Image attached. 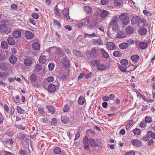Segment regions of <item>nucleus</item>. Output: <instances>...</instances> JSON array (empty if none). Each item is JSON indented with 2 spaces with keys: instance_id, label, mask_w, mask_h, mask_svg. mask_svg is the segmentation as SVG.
<instances>
[{
  "instance_id": "51",
  "label": "nucleus",
  "mask_w": 155,
  "mask_h": 155,
  "mask_svg": "<svg viewBox=\"0 0 155 155\" xmlns=\"http://www.w3.org/2000/svg\"><path fill=\"white\" fill-rule=\"evenodd\" d=\"M15 127L18 129H20L22 130H24L25 129V127L22 126L21 125H18L17 124H15Z\"/></svg>"
},
{
  "instance_id": "9",
  "label": "nucleus",
  "mask_w": 155,
  "mask_h": 155,
  "mask_svg": "<svg viewBox=\"0 0 155 155\" xmlns=\"http://www.w3.org/2000/svg\"><path fill=\"white\" fill-rule=\"evenodd\" d=\"M141 20L140 17L139 16H133L131 19L132 23L135 24L140 22Z\"/></svg>"
},
{
  "instance_id": "57",
  "label": "nucleus",
  "mask_w": 155,
  "mask_h": 155,
  "mask_svg": "<svg viewBox=\"0 0 155 155\" xmlns=\"http://www.w3.org/2000/svg\"><path fill=\"white\" fill-rule=\"evenodd\" d=\"M150 138L147 135L145 136L142 137V139L143 140L145 141H149Z\"/></svg>"
},
{
  "instance_id": "34",
  "label": "nucleus",
  "mask_w": 155,
  "mask_h": 155,
  "mask_svg": "<svg viewBox=\"0 0 155 155\" xmlns=\"http://www.w3.org/2000/svg\"><path fill=\"white\" fill-rule=\"evenodd\" d=\"M140 48L143 49H144L147 47V44L146 42H141L139 44Z\"/></svg>"
},
{
  "instance_id": "32",
  "label": "nucleus",
  "mask_w": 155,
  "mask_h": 155,
  "mask_svg": "<svg viewBox=\"0 0 155 155\" xmlns=\"http://www.w3.org/2000/svg\"><path fill=\"white\" fill-rule=\"evenodd\" d=\"M147 135L149 137V138H150L153 139L155 138V134L151 131H147Z\"/></svg>"
},
{
  "instance_id": "60",
  "label": "nucleus",
  "mask_w": 155,
  "mask_h": 155,
  "mask_svg": "<svg viewBox=\"0 0 155 155\" xmlns=\"http://www.w3.org/2000/svg\"><path fill=\"white\" fill-rule=\"evenodd\" d=\"M31 16L33 18L36 19H38L39 17V15L36 13H32Z\"/></svg>"
},
{
  "instance_id": "43",
  "label": "nucleus",
  "mask_w": 155,
  "mask_h": 155,
  "mask_svg": "<svg viewBox=\"0 0 155 155\" xmlns=\"http://www.w3.org/2000/svg\"><path fill=\"white\" fill-rule=\"evenodd\" d=\"M120 63L122 65H126L128 64V61L125 59H123L121 60L120 61Z\"/></svg>"
},
{
  "instance_id": "13",
  "label": "nucleus",
  "mask_w": 155,
  "mask_h": 155,
  "mask_svg": "<svg viewBox=\"0 0 155 155\" xmlns=\"http://www.w3.org/2000/svg\"><path fill=\"white\" fill-rule=\"evenodd\" d=\"M88 142L91 147H95L98 146L97 143L95 141V140L93 139L89 138L88 139Z\"/></svg>"
},
{
  "instance_id": "40",
  "label": "nucleus",
  "mask_w": 155,
  "mask_h": 155,
  "mask_svg": "<svg viewBox=\"0 0 155 155\" xmlns=\"http://www.w3.org/2000/svg\"><path fill=\"white\" fill-rule=\"evenodd\" d=\"M61 150L60 148L59 147H56L53 150V152L54 153L56 154H58L60 153Z\"/></svg>"
},
{
  "instance_id": "45",
  "label": "nucleus",
  "mask_w": 155,
  "mask_h": 155,
  "mask_svg": "<svg viewBox=\"0 0 155 155\" xmlns=\"http://www.w3.org/2000/svg\"><path fill=\"white\" fill-rule=\"evenodd\" d=\"M73 53L77 56L79 57H81L82 54L80 51L76 50H74L73 51Z\"/></svg>"
},
{
  "instance_id": "12",
  "label": "nucleus",
  "mask_w": 155,
  "mask_h": 155,
  "mask_svg": "<svg viewBox=\"0 0 155 155\" xmlns=\"http://www.w3.org/2000/svg\"><path fill=\"white\" fill-rule=\"evenodd\" d=\"M110 13L107 11L103 10H102L100 14V16L102 18H104L109 15H110Z\"/></svg>"
},
{
  "instance_id": "59",
  "label": "nucleus",
  "mask_w": 155,
  "mask_h": 155,
  "mask_svg": "<svg viewBox=\"0 0 155 155\" xmlns=\"http://www.w3.org/2000/svg\"><path fill=\"white\" fill-rule=\"evenodd\" d=\"M135 153V152L134 151H130L125 153L124 155H134Z\"/></svg>"
},
{
  "instance_id": "7",
  "label": "nucleus",
  "mask_w": 155,
  "mask_h": 155,
  "mask_svg": "<svg viewBox=\"0 0 155 155\" xmlns=\"http://www.w3.org/2000/svg\"><path fill=\"white\" fill-rule=\"evenodd\" d=\"M132 144L134 146L137 147H141L142 145V142L138 140H132L131 141Z\"/></svg>"
},
{
  "instance_id": "49",
  "label": "nucleus",
  "mask_w": 155,
  "mask_h": 155,
  "mask_svg": "<svg viewBox=\"0 0 155 155\" xmlns=\"http://www.w3.org/2000/svg\"><path fill=\"white\" fill-rule=\"evenodd\" d=\"M6 77V74L4 72H0V79H3L5 78Z\"/></svg>"
},
{
  "instance_id": "10",
  "label": "nucleus",
  "mask_w": 155,
  "mask_h": 155,
  "mask_svg": "<svg viewBox=\"0 0 155 155\" xmlns=\"http://www.w3.org/2000/svg\"><path fill=\"white\" fill-rule=\"evenodd\" d=\"M99 50L96 47L93 48L91 51V54L94 57H96L99 52Z\"/></svg>"
},
{
  "instance_id": "11",
  "label": "nucleus",
  "mask_w": 155,
  "mask_h": 155,
  "mask_svg": "<svg viewBox=\"0 0 155 155\" xmlns=\"http://www.w3.org/2000/svg\"><path fill=\"white\" fill-rule=\"evenodd\" d=\"M51 48H53L55 50L56 53L59 54H60L62 56L65 55L64 53L63 52L62 49L60 48L54 47L53 48L51 47Z\"/></svg>"
},
{
  "instance_id": "56",
  "label": "nucleus",
  "mask_w": 155,
  "mask_h": 155,
  "mask_svg": "<svg viewBox=\"0 0 155 155\" xmlns=\"http://www.w3.org/2000/svg\"><path fill=\"white\" fill-rule=\"evenodd\" d=\"M11 8L13 10H16L17 9L18 7L16 4H13L11 5Z\"/></svg>"
},
{
  "instance_id": "55",
  "label": "nucleus",
  "mask_w": 155,
  "mask_h": 155,
  "mask_svg": "<svg viewBox=\"0 0 155 155\" xmlns=\"http://www.w3.org/2000/svg\"><path fill=\"white\" fill-rule=\"evenodd\" d=\"M69 108L68 105H67L64 106L63 110L64 112H68L69 110Z\"/></svg>"
},
{
  "instance_id": "30",
  "label": "nucleus",
  "mask_w": 155,
  "mask_h": 155,
  "mask_svg": "<svg viewBox=\"0 0 155 155\" xmlns=\"http://www.w3.org/2000/svg\"><path fill=\"white\" fill-rule=\"evenodd\" d=\"M7 41L8 44L11 45H14L15 43V41L14 40L13 38L11 37H9L7 39Z\"/></svg>"
},
{
  "instance_id": "26",
  "label": "nucleus",
  "mask_w": 155,
  "mask_h": 155,
  "mask_svg": "<svg viewBox=\"0 0 155 155\" xmlns=\"http://www.w3.org/2000/svg\"><path fill=\"white\" fill-rule=\"evenodd\" d=\"M32 61L31 59L28 58H25L24 60V63L26 66H30L32 64Z\"/></svg>"
},
{
  "instance_id": "14",
  "label": "nucleus",
  "mask_w": 155,
  "mask_h": 155,
  "mask_svg": "<svg viewBox=\"0 0 155 155\" xmlns=\"http://www.w3.org/2000/svg\"><path fill=\"white\" fill-rule=\"evenodd\" d=\"M91 42L94 44L102 45H103V41L100 38L93 39L92 40Z\"/></svg>"
},
{
  "instance_id": "20",
  "label": "nucleus",
  "mask_w": 155,
  "mask_h": 155,
  "mask_svg": "<svg viewBox=\"0 0 155 155\" xmlns=\"http://www.w3.org/2000/svg\"><path fill=\"white\" fill-rule=\"evenodd\" d=\"M134 29L132 27L130 26L127 27L125 29L126 33L128 35H131L134 32Z\"/></svg>"
},
{
  "instance_id": "37",
  "label": "nucleus",
  "mask_w": 155,
  "mask_h": 155,
  "mask_svg": "<svg viewBox=\"0 0 155 155\" xmlns=\"http://www.w3.org/2000/svg\"><path fill=\"white\" fill-rule=\"evenodd\" d=\"M47 107L49 111L51 113L54 114V113L55 109L51 105H48L47 106Z\"/></svg>"
},
{
  "instance_id": "6",
  "label": "nucleus",
  "mask_w": 155,
  "mask_h": 155,
  "mask_svg": "<svg viewBox=\"0 0 155 155\" xmlns=\"http://www.w3.org/2000/svg\"><path fill=\"white\" fill-rule=\"evenodd\" d=\"M83 142L84 143V147L86 150H88L89 149V145H88V140L87 136H85L83 138Z\"/></svg>"
},
{
  "instance_id": "47",
  "label": "nucleus",
  "mask_w": 155,
  "mask_h": 155,
  "mask_svg": "<svg viewBox=\"0 0 155 155\" xmlns=\"http://www.w3.org/2000/svg\"><path fill=\"white\" fill-rule=\"evenodd\" d=\"M115 5L117 6L120 5L122 4V2L121 0H115L114 1Z\"/></svg>"
},
{
  "instance_id": "52",
  "label": "nucleus",
  "mask_w": 155,
  "mask_h": 155,
  "mask_svg": "<svg viewBox=\"0 0 155 155\" xmlns=\"http://www.w3.org/2000/svg\"><path fill=\"white\" fill-rule=\"evenodd\" d=\"M49 122H51L52 125H55L57 124V120L55 118H53L51 119V121H49Z\"/></svg>"
},
{
  "instance_id": "23",
  "label": "nucleus",
  "mask_w": 155,
  "mask_h": 155,
  "mask_svg": "<svg viewBox=\"0 0 155 155\" xmlns=\"http://www.w3.org/2000/svg\"><path fill=\"white\" fill-rule=\"evenodd\" d=\"M117 36L119 38H122L126 37V35L123 31H120L117 32Z\"/></svg>"
},
{
  "instance_id": "29",
  "label": "nucleus",
  "mask_w": 155,
  "mask_h": 155,
  "mask_svg": "<svg viewBox=\"0 0 155 155\" xmlns=\"http://www.w3.org/2000/svg\"><path fill=\"white\" fill-rule=\"evenodd\" d=\"M147 29L144 27L140 28L139 30L140 34L142 35H145L147 33Z\"/></svg>"
},
{
  "instance_id": "39",
  "label": "nucleus",
  "mask_w": 155,
  "mask_h": 155,
  "mask_svg": "<svg viewBox=\"0 0 155 155\" xmlns=\"http://www.w3.org/2000/svg\"><path fill=\"white\" fill-rule=\"evenodd\" d=\"M145 121L147 123H151L152 121L151 117L148 116H146L145 119Z\"/></svg>"
},
{
  "instance_id": "4",
  "label": "nucleus",
  "mask_w": 155,
  "mask_h": 155,
  "mask_svg": "<svg viewBox=\"0 0 155 155\" xmlns=\"http://www.w3.org/2000/svg\"><path fill=\"white\" fill-rule=\"evenodd\" d=\"M63 60L62 63V66L65 68H68L70 66L68 58L66 56L63 57L62 59Z\"/></svg>"
},
{
  "instance_id": "35",
  "label": "nucleus",
  "mask_w": 155,
  "mask_h": 155,
  "mask_svg": "<svg viewBox=\"0 0 155 155\" xmlns=\"http://www.w3.org/2000/svg\"><path fill=\"white\" fill-rule=\"evenodd\" d=\"M101 51L103 58H107L109 57V55L107 53L104 49H101Z\"/></svg>"
},
{
  "instance_id": "22",
  "label": "nucleus",
  "mask_w": 155,
  "mask_h": 155,
  "mask_svg": "<svg viewBox=\"0 0 155 155\" xmlns=\"http://www.w3.org/2000/svg\"><path fill=\"white\" fill-rule=\"evenodd\" d=\"M97 69L99 70L102 71L106 69V65L105 64H100L99 62V64L97 65Z\"/></svg>"
},
{
  "instance_id": "31",
  "label": "nucleus",
  "mask_w": 155,
  "mask_h": 155,
  "mask_svg": "<svg viewBox=\"0 0 155 155\" xmlns=\"http://www.w3.org/2000/svg\"><path fill=\"white\" fill-rule=\"evenodd\" d=\"M0 68L2 70L6 71L8 68V64L6 63H1L0 65Z\"/></svg>"
},
{
  "instance_id": "64",
  "label": "nucleus",
  "mask_w": 155,
  "mask_h": 155,
  "mask_svg": "<svg viewBox=\"0 0 155 155\" xmlns=\"http://www.w3.org/2000/svg\"><path fill=\"white\" fill-rule=\"evenodd\" d=\"M47 80L48 82H52L54 80V77L53 76L48 77L47 78Z\"/></svg>"
},
{
  "instance_id": "18",
  "label": "nucleus",
  "mask_w": 155,
  "mask_h": 155,
  "mask_svg": "<svg viewBox=\"0 0 155 155\" xmlns=\"http://www.w3.org/2000/svg\"><path fill=\"white\" fill-rule=\"evenodd\" d=\"M140 58L137 55H132L130 57V59L134 63H137Z\"/></svg>"
},
{
  "instance_id": "50",
  "label": "nucleus",
  "mask_w": 155,
  "mask_h": 155,
  "mask_svg": "<svg viewBox=\"0 0 155 155\" xmlns=\"http://www.w3.org/2000/svg\"><path fill=\"white\" fill-rule=\"evenodd\" d=\"M54 23L55 24L58 26V28H61V26L60 22L59 21H57L56 20H54Z\"/></svg>"
},
{
  "instance_id": "58",
  "label": "nucleus",
  "mask_w": 155,
  "mask_h": 155,
  "mask_svg": "<svg viewBox=\"0 0 155 155\" xmlns=\"http://www.w3.org/2000/svg\"><path fill=\"white\" fill-rule=\"evenodd\" d=\"M146 126V122L143 121L141 122L140 124V126L141 128H144Z\"/></svg>"
},
{
  "instance_id": "48",
  "label": "nucleus",
  "mask_w": 155,
  "mask_h": 155,
  "mask_svg": "<svg viewBox=\"0 0 155 155\" xmlns=\"http://www.w3.org/2000/svg\"><path fill=\"white\" fill-rule=\"evenodd\" d=\"M61 119L62 122L64 124L67 123L68 122L67 118L65 117H62Z\"/></svg>"
},
{
  "instance_id": "63",
  "label": "nucleus",
  "mask_w": 155,
  "mask_h": 155,
  "mask_svg": "<svg viewBox=\"0 0 155 155\" xmlns=\"http://www.w3.org/2000/svg\"><path fill=\"white\" fill-rule=\"evenodd\" d=\"M99 61L98 60H96L94 61H93L92 62V64L93 66H96L97 67V65L99 64Z\"/></svg>"
},
{
  "instance_id": "15",
  "label": "nucleus",
  "mask_w": 155,
  "mask_h": 155,
  "mask_svg": "<svg viewBox=\"0 0 155 155\" xmlns=\"http://www.w3.org/2000/svg\"><path fill=\"white\" fill-rule=\"evenodd\" d=\"M25 37L28 39H31L33 38L34 35L33 33L30 31H26L25 33Z\"/></svg>"
},
{
  "instance_id": "36",
  "label": "nucleus",
  "mask_w": 155,
  "mask_h": 155,
  "mask_svg": "<svg viewBox=\"0 0 155 155\" xmlns=\"http://www.w3.org/2000/svg\"><path fill=\"white\" fill-rule=\"evenodd\" d=\"M113 55L116 57H120L122 56L121 53L118 51H115L113 53Z\"/></svg>"
},
{
  "instance_id": "2",
  "label": "nucleus",
  "mask_w": 155,
  "mask_h": 155,
  "mask_svg": "<svg viewBox=\"0 0 155 155\" xmlns=\"http://www.w3.org/2000/svg\"><path fill=\"white\" fill-rule=\"evenodd\" d=\"M118 21L117 16H114L112 17L110 23V26H112V29L114 30H116V27Z\"/></svg>"
},
{
  "instance_id": "44",
  "label": "nucleus",
  "mask_w": 155,
  "mask_h": 155,
  "mask_svg": "<svg viewBox=\"0 0 155 155\" xmlns=\"http://www.w3.org/2000/svg\"><path fill=\"white\" fill-rule=\"evenodd\" d=\"M69 9L68 8H64L62 11V14L63 15L66 16L67 15H68L69 14Z\"/></svg>"
},
{
  "instance_id": "24",
  "label": "nucleus",
  "mask_w": 155,
  "mask_h": 155,
  "mask_svg": "<svg viewBox=\"0 0 155 155\" xmlns=\"http://www.w3.org/2000/svg\"><path fill=\"white\" fill-rule=\"evenodd\" d=\"M39 61L40 63L43 64H45L48 61L46 58V57L45 56L41 55L40 56L39 58Z\"/></svg>"
},
{
  "instance_id": "1",
  "label": "nucleus",
  "mask_w": 155,
  "mask_h": 155,
  "mask_svg": "<svg viewBox=\"0 0 155 155\" xmlns=\"http://www.w3.org/2000/svg\"><path fill=\"white\" fill-rule=\"evenodd\" d=\"M120 19L123 25H126L128 24L129 19L127 13H123L120 14L119 16Z\"/></svg>"
},
{
  "instance_id": "38",
  "label": "nucleus",
  "mask_w": 155,
  "mask_h": 155,
  "mask_svg": "<svg viewBox=\"0 0 155 155\" xmlns=\"http://www.w3.org/2000/svg\"><path fill=\"white\" fill-rule=\"evenodd\" d=\"M8 44L6 41H3L1 43V46L4 49H7L8 48Z\"/></svg>"
},
{
  "instance_id": "62",
  "label": "nucleus",
  "mask_w": 155,
  "mask_h": 155,
  "mask_svg": "<svg viewBox=\"0 0 155 155\" xmlns=\"http://www.w3.org/2000/svg\"><path fill=\"white\" fill-rule=\"evenodd\" d=\"M18 137L19 138L23 140H24L25 137V136L22 134H19V135H18Z\"/></svg>"
},
{
  "instance_id": "25",
  "label": "nucleus",
  "mask_w": 155,
  "mask_h": 155,
  "mask_svg": "<svg viewBox=\"0 0 155 155\" xmlns=\"http://www.w3.org/2000/svg\"><path fill=\"white\" fill-rule=\"evenodd\" d=\"M32 48L35 50H38L40 48V45L38 42H35L32 45Z\"/></svg>"
},
{
  "instance_id": "27",
  "label": "nucleus",
  "mask_w": 155,
  "mask_h": 155,
  "mask_svg": "<svg viewBox=\"0 0 155 155\" xmlns=\"http://www.w3.org/2000/svg\"><path fill=\"white\" fill-rule=\"evenodd\" d=\"M128 46V44L127 43H123L120 44L119 45V48L121 49H124L127 48Z\"/></svg>"
},
{
  "instance_id": "33",
  "label": "nucleus",
  "mask_w": 155,
  "mask_h": 155,
  "mask_svg": "<svg viewBox=\"0 0 155 155\" xmlns=\"http://www.w3.org/2000/svg\"><path fill=\"white\" fill-rule=\"evenodd\" d=\"M85 99L83 96H81L78 100V102L79 104L83 105L84 103Z\"/></svg>"
},
{
  "instance_id": "8",
  "label": "nucleus",
  "mask_w": 155,
  "mask_h": 155,
  "mask_svg": "<svg viewBox=\"0 0 155 155\" xmlns=\"http://www.w3.org/2000/svg\"><path fill=\"white\" fill-rule=\"evenodd\" d=\"M107 48L109 50H114L116 49L115 44L112 42H108L106 44Z\"/></svg>"
},
{
  "instance_id": "19",
  "label": "nucleus",
  "mask_w": 155,
  "mask_h": 155,
  "mask_svg": "<svg viewBox=\"0 0 155 155\" xmlns=\"http://www.w3.org/2000/svg\"><path fill=\"white\" fill-rule=\"evenodd\" d=\"M112 30V31H110V28L108 31H107V35L111 38H113L115 35V34L114 33V32L116 30H114L111 29Z\"/></svg>"
},
{
  "instance_id": "21",
  "label": "nucleus",
  "mask_w": 155,
  "mask_h": 155,
  "mask_svg": "<svg viewBox=\"0 0 155 155\" xmlns=\"http://www.w3.org/2000/svg\"><path fill=\"white\" fill-rule=\"evenodd\" d=\"M9 60L10 62L12 64H15L17 61L16 57L14 55L10 56L9 58Z\"/></svg>"
},
{
  "instance_id": "17",
  "label": "nucleus",
  "mask_w": 155,
  "mask_h": 155,
  "mask_svg": "<svg viewBox=\"0 0 155 155\" xmlns=\"http://www.w3.org/2000/svg\"><path fill=\"white\" fill-rule=\"evenodd\" d=\"M13 36L16 38H18L21 36V33L19 31H14L12 33Z\"/></svg>"
},
{
  "instance_id": "42",
  "label": "nucleus",
  "mask_w": 155,
  "mask_h": 155,
  "mask_svg": "<svg viewBox=\"0 0 155 155\" xmlns=\"http://www.w3.org/2000/svg\"><path fill=\"white\" fill-rule=\"evenodd\" d=\"M133 132L136 135H138L140 134V129L136 128L133 130Z\"/></svg>"
},
{
  "instance_id": "5",
  "label": "nucleus",
  "mask_w": 155,
  "mask_h": 155,
  "mask_svg": "<svg viewBox=\"0 0 155 155\" xmlns=\"http://www.w3.org/2000/svg\"><path fill=\"white\" fill-rule=\"evenodd\" d=\"M9 31H10L5 25H0V32L1 33L8 34Z\"/></svg>"
},
{
  "instance_id": "28",
  "label": "nucleus",
  "mask_w": 155,
  "mask_h": 155,
  "mask_svg": "<svg viewBox=\"0 0 155 155\" xmlns=\"http://www.w3.org/2000/svg\"><path fill=\"white\" fill-rule=\"evenodd\" d=\"M84 11L87 13L91 14L92 12V8L89 6H86L84 7Z\"/></svg>"
},
{
  "instance_id": "3",
  "label": "nucleus",
  "mask_w": 155,
  "mask_h": 155,
  "mask_svg": "<svg viewBox=\"0 0 155 155\" xmlns=\"http://www.w3.org/2000/svg\"><path fill=\"white\" fill-rule=\"evenodd\" d=\"M91 20L89 18L87 17L78 23V26L80 28H82L84 26L89 24Z\"/></svg>"
},
{
  "instance_id": "16",
  "label": "nucleus",
  "mask_w": 155,
  "mask_h": 155,
  "mask_svg": "<svg viewBox=\"0 0 155 155\" xmlns=\"http://www.w3.org/2000/svg\"><path fill=\"white\" fill-rule=\"evenodd\" d=\"M48 90L50 93H52L54 92L56 89V86L52 84H49L48 86Z\"/></svg>"
},
{
  "instance_id": "41",
  "label": "nucleus",
  "mask_w": 155,
  "mask_h": 155,
  "mask_svg": "<svg viewBox=\"0 0 155 155\" xmlns=\"http://www.w3.org/2000/svg\"><path fill=\"white\" fill-rule=\"evenodd\" d=\"M37 76L34 74H32L30 77V80L31 81H35L37 80Z\"/></svg>"
},
{
  "instance_id": "54",
  "label": "nucleus",
  "mask_w": 155,
  "mask_h": 155,
  "mask_svg": "<svg viewBox=\"0 0 155 155\" xmlns=\"http://www.w3.org/2000/svg\"><path fill=\"white\" fill-rule=\"evenodd\" d=\"M41 66L39 64H36V67H35V70L37 71H39L41 70Z\"/></svg>"
},
{
  "instance_id": "46",
  "label": "nucleus",
  "mask_w": 155,
  "mask_h": 155,
  "mask_svg": "<svg viewBox=\"0 0 155 155\" xmlns=\"http://www.w3.org/2000/svg\"><path fill=\"white\" fill-rule=\"evenodd\" d=\"M119 68L121 71L122 72H125L127 71V67L125 66H123L121 65H119Z\"/></svg>"
},
{
  "instance_id": "61",
  "label": "nucleus",
  "mask_w": 155,
  "mask_h": 155,
  "mask_svg": "<svg viewBox=\"0 0 155 155\" xmlns=\"http://www.w3.org/2000/svg\"><path fill=\"white\" fill-rule=\"evenodd\" d=\"M57 6L55 7V8L54 9L55 13L56 15L58 16L60 15V13L59 12V10L58 9V8L56 7Z\"/></svg>"
},
{
  "instance_id": "53",
  "label": "nucleus",
  "mask_w": 155,
  "mask_h": 155,
  "mask_svg": "<svg viewBox=\"0 0 155 155\" xmlns=\"http://www.w3.org/2000/svg\"><path fill=\"white\" fill-rule=\"evenodd\" d=\"M54 64L52 63H50L48 65L49 69L51 71H52L54 69Z\"/></svg>"
}]
</instances>
